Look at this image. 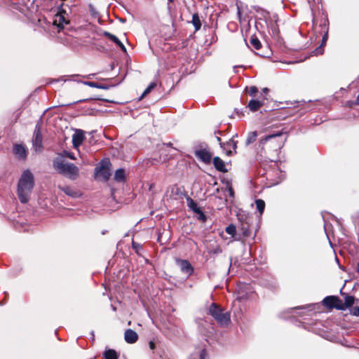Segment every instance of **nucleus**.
Returning a JSON list of instances; mask_svg holds the SVG:
<instances>
[{
    "label": "nucleus",
    "mask_w": 359,
    "mask_h": 359,
    "mask_svg": "<svg viewBox=\"0 0 359 359\" xmlns=\"http://www.w3.org/2000/svg\"><path fill=\"white\" fill-rule=\"evenodd\" d=\"M207 353L205 349L200 348L196 350L191 355L190 359H206Z\"/></svg>",
    "instance_id": "nucleus-19"
},
{
    "label": "nucleus",
    "mask_w": 359,
    "mask_h": 359,
    "mask_svg": "<svg viewBox=\"0 0 359 359\" xmlns=\"http://www.w3.org/2000/svg\"><path fill=\"white\" fill-rule=\"evenodd\" d=\"M327 39H328V33H327V31L326 32V33L323 35V39H322V43H321V46H325L327 41Z\"/></svg>",
    "instance_id": "nucleus-34"
},
{
    "label": "nucleus",
    "mask_w": 359,
    "mask_h": 359,
    "mask_svg": "<svg viewBox=\"0 0 359 359\" xmlns=\"http://www.w3.org/2000/svg\"><path fill=\"white\" fill-rule=\"evenodd\" d=\"M248 93H249L250 95L255 96V94L257 93V88L255 86L250 87V88L248 90Z\"/></svg>",
    "instance_id": "nucleus-31"
},
{
    "label": "nucleus",
    "mask_w": 359,
    "mask_h": 359,
    "mask_svg": "<svg viewBox=\"0 0 359 359\" xmlns=\"http://www.w3.org/2000/svg\"><path fill=\"white\" fill-rule=\"evenodd\" d=\"M124 339L128 344H133L138 339V335L134 330L128 329L125 331Z\"/></svg>",
    "instance_id": "nucleus-13"
},
{
    "label": "nucleus",
    "mask_w": 359,
    "mask_h": 359,
    "mask_svg": "<svg viewBox=\"0 0 359 359\" xmlns=\"http://www.w3.org/2000/svg\"><path fill=\"white\" fill-rule=\"evenodd\" d=\"M273 34H276L277 31H276V27H274V29H273Z\"/></svg>",
    "instance_id": "nucleus-41"
},
{
    "label": "nucleus",
    "mask_w": 359,
    "mask_h": 359,
    "mask_svg": "<svg viewBox=\"0 0 359 359\" xmlns=\"http://www.w3.org/2000/svg\"><path fill=\"white\" fill-rule=\"evenodd\" d=\"M194 155L201 161L205 164H210L211 163L212 153L207 149H198L194 151Z\"/></svg>",
    "instance_id": "nucleus-6"
},
{
    "label": "nucleus",
    "mask_w": 359,
    "mask_h": 359,
    "mask_svg": "<svg viewBox=\"0 0 359 359\" xmlns=\"http://www.w3.org/2000/svg\"><path fill=\"white\" fill-rule=\"evenodd\" d=\"M323 304L329 309L336 308L339 310H344L341 301L335 296L326 297L323 300Z\"/></svg>",
    "instance_id": "nucleus-5"
},
{
    "label": "nucleus",
    "mask_w": 359,
    "mask_h": 359,
    "mask_svg": "<svg viewBox=\"0 0 359 359\" xmlns=\"http://www.w3.org/2000/svg\"><path fill=\"white\" fill-rule=\"evenodd\" d=\"M83 83L90 87L104 89V90H108L110 88V86L100 84V83L93 82V81H85V82H83Z\"/></svg>",
    "instance_id": "nucleus-23"
},
{
    "label": "nucleus",
    "mask_w": 359,
    "mask_h": 359,
    "mask_svg": "<svg viewBox=\"0 0 359 359\" xmlns=\"http://www.w3.org/2000/svg\"><path fill=\"white\" fill-rule=\"evenodd\" d=\"M135 245H136V243L135 242H133V245L134 248H135Z\"/></svg>",
    "instance_id": "nucleus-45"
},
{
    "label": "nucleus",
    "mask_w": 359,
    "mask_h": 359,
    "mask_svg": "<svg viewBox=\"0 0 359 359\" xmlns=\"http://www.w3.org/2000/svg\"><path fill=\"white\" fill-rule=\"evenodd\" d=\"M268 92H269V89L267 88H264L263 89V93H264L265 94H266Z\"/></svg>",
    "instance_id": "nucleus-39"
},
{
    "label": "nucleus",
    "mask_w": 359,
    "mask_h": 359,
    "mask_svg": "<svg viewBox=\"0 0 359 359\" xmlns=\"http://www.w3.org/2000/svg\"><path fill=\"white\" fill-rule=\"evenodd\" d=\"M34 186L33 174L29 170H25L18 180L17 189L18 196L21 203H26L29 201Z\"/></svg>",
    "instance_id": "nucleus-1"
},
{
    "label": "nucleus",
    "mask_w": 359,
    "mask_h": 359,
    "mask_svg": "<svg viewBox=\"0 0 359 359\" xmlns=\"http://www.w3.org/2000/svg\"><path fill=\"white\" fill-rule=\"evenodd\" d=\"M355 302V298L353 296L346 295L344 298V304H343L344 309L353 306Z\"/></svg>",
    "instance_id": "nucleus-26"
},
{
    "label": "nucleus",
    "mask_w": 359,
    "mask_h": 359,
    "mask_svg": "<svg viewBox=\"0 0 359 359\" xmlns=\"http://www.w3.org/2000/svg\"><path fill=\"white\" fill-rule=\"evenodd\" d=\"M212 163L216 168L219 172H227V169L226 168V165L224 162L218 156L214 157L212 159Z\"/></svg>",
    "instance_id": "nucleus-16"
},
{
    "label": "nucleus",
    "mask_w": 359,
    "mask_h": 359,
    "mask_svg": "<svg viewBox=\"0 0 359 359\" xmlns=\"http://www.w3.org/2000/svg\"><path fill=\"white\" fill-rule=\"evenodd\" d=\"M33 147L36 151H40L42 147V135L40 133L39 128L36 126L34 132V137L32 140Z\"/></svg>",
    "instance_id": "nucleus-9"
},
{
    "label": "nucleus",
    "mask_w": 359,
    "mask_h": 359,
    "mask_svg": "<svg viewBox=\"0 0 359 359\" xmlns=\"http://www.w3.org/2000/svg\"><path fill=\"white\" fill-rule=\"evenodd\" d=\"M177 263L180 267V269L182 272H184L188 274H191L194 269L191 266V264L185 259H178Z\"/></svg>",
    "instance_id": "nucleus-14"
},
{
    "label": "nucleus",
    "mask_w": 359,
    "mask_h": 359,
    "mask_svg": "<svg viewBox=\"0 0 359 359\" xmlns=\"http://www.w3.org/2000/svg\"><path fill=\"white\" fill-rule=\"evenodd\" d=\"M114 180L118 182H122L125 180V171L123 169L119 168L116 171Z\"/></svg>",
    "instance_id": "nucleus-24"
},
{
    "label": "nucleus",
    "mask_w": 359,
    "mask_h": 359,
    "mask_svg": "<svg viewBox=\"0 0 359 359\" xmlns=\"http://www.w3.org/2000/svg\"><path fill=\"white\" fill-rule=\"evenodd\" d=\"M118 354L114 349H106L104 352V357L105 359H118Z\"/></svg>",
    "instance_id": "nucleus-22"
},
{
    "label": "nucleus",
    "mask_w": 359,
    "mask_h": 359,
    "mask_svg": "<svg viewBox=\"0 0 359 359\" xmlns=\"http://www.w3.org/2000/svg\"><path fill=\"white\" fill-rule=\"evenodd\" d=\"M95 175L97 177H100L104 180H107L110 177L109 169L102 163V165L95 169Z\"/></svg>",
    "instance_id": "nucleus-10"
},
{
    "label": "nucleus",
    "mask_w": 359,
    "mask_h": 359,
    "mask_svg": "<svg viewBox=\"0 0 359 359\" xmlns=\"http://www.w3.org/2000/svg\"><path fill=\"white\" fill-rule=\"evenodd\" d=\"M13 151L20 158H25L27 156L26 149L21 144H15L13 148Z\"/></svg>",
    "instance_id": "nucleus-18"
},
{
    "label": "nucleus",
    "mask_w": 359,
    "mask_h": 359,
    "mask_svg": "<svg viewBox=\"0 0 359 359\" xmlns=\"http://www.w3.org/2000/svg\"><path fill=\"white\" fill-rule=\"evenodd\" d=\"M217 140L219 143H220V142H221V139H220V137H217Z\"/></svg>",
    "instance_id": "nucleus-42"
},
{
    "label": "nucleus",
    "mask_w": 359,
    "mask_h": 359,
    "mask_svg": "<svg viewBox=\"0 0 359 359\" xmlns=\"http://www.w3.org/2000/svg\"><path fill=\"white\" fill-rule=\"evenodd\" d=\"M255 205H256V208L259 211V212L260 214H262L264 210V208H265L264 201L262 199H257L255 201Z\"/></svg>",
    "instance_id": "nucleus-27"
},
{
    "label": "nucleus",
    "mask_w": 359,
    "mask_h": 359,
    "mask_svg": "<svg viewBox=\"0 0 359 359\" xmlns=\"http://www.w3.org/2000/svg\"><path fill=\"white\" fill-rule=\"evenodd\" d=\"M257 136V132H255V131L250 132L248 134V137L246 139V144L249 145L251 143L254 142L256 140Z\"/></svg>",
    "instance_id": "nucleus-28"
},
{
    "label": "nucleus",
    "mask_w": 359,
    "mask_h": 359,
    "mask_svg": "<svg viewBox=\"0 0 359 359\" xmlns=\"http://www.w3.org/2000/svg\"><path fill=\"white\" fill-rule=\"evenodd\" d=\"M53 167L58 173L74 180L79 176V170L74 164L65 162L61 158H57L53 162Z\"/></svg>",
    "instance_id": "nucleus-3"
},
{
    "label": "nucleus",
    "mask_w": 359,
    "mask_h": 359,
    "mask_svg": "<svg viewBox=\"0 0 359 359\" xmlns=\"http://www.w3.org/2000/svg\"><path fill=\"white\" fill-rule=\"evenodd\" d=\"M208 312L220 326L226 327L230 324V313L224 311V309H221L216 304L212 303L210 306Z\"/></svg>",
    "instance_id": "nucleus-4"
},
{
    "label": "nucleus",
    "mask_w": 359,
    "mask_h": 359,
    "mask_svg": "<svg viewBox=\"0 0 359 359\" xmlns=\"http://www.w3.org/2000/svg\"><path fill=\"white\" fill-rule=\"evenodd\" d=\"M58 188L62 191L65 194L72 198H78L81 196V193L76 190L75 189L67 186V187H61L58 186Z\"/></svg>",
    "instance_id": "nucleus-15"
},
{
    "label": "nucleus",
    "mask_w": 359,
    "mask_h": 359,
    "mask_svg": "<svg viewBox=\"0 0 359 359\" xmlns=\"http://www.w3.org/2000/svg\"><path fill=\"white\" fill-rule=\"evenodd\" d=\"M65 154L70 159L75 160V158H76L75 156L72 153L65 152Z\"/></svg>",
    "instance_id": "nucleus-36"
},
{
    "label": "nucleus",
    "mask_w": 359,
    "mask_h": 359,
    "mask_svg": "<svg viewBox=\"0 0 359 359\" xmlns=\"http://www.w3.org/2000/svg\"><path fill=\"white\" fill-rule=\"evenodd\" d=\"M263 105V102L257 100H250L248 107L252 111H257Z\"/></svg>",
    "instance_id": "nucleus-20"
},
{
    "label": "nucleus",
    "mask_w": 359,
    "mask_h": 359,
    "mask_svg": "<svg viewBox=\"0 0 359 359\" xmlns=\"http://www.w3.org/2000/svg\"><path fill=\"white\" fill-rule=\"evenodd\" d=\"M111 307H112V309H113L114 311H116V307H114V306H111Z\"/></svg>",
    "instance_id": "nucleus-44"
},
{
    "label": "nucleus",
    "mask_w": 359,
    "mask_h": 359,
    "mask_svg": "<svg viewBox=\"0 0 359 359\" xmlns=\"http://www.w3.org/2000/svg\"><path fill=\"white\" fill-rule=\"evenodd\" d=\"M149 348L151 350H154L155 348V343L154 341H149Z\"/></svg>",
    "instance_id": "nucleus-37"
},
{
    "label": "nucleus",
    "mask_w": 359,
    "mask_h": 359,
    "mask_svg": "<svg viewBox=\"0 0 359 359\" xmlns=\"http://www.w3.org/2000/svg\"><path fill=\"white\" fill-rule=\"evenodd\" d=\"M191 22L194 25L196 31H198L201 29V23L198 13H194L192 15Z\"/></svg>",
    "instance_id": "nucleus-25"
},
{
    "label": "nucleus",
    "mask_w": 359,
    "mask_h": 359,
    "mask_svg": "<svg viewBox=\"0 0 359 359\" xmlns=\"http://www.w3.org/2000/svg\"><path fill=\"white\" fill-rule=\"evenodd\" d=\"M187 205L188 207L195 213L198 214L200 217L204 219L205 215L203 212L201 211L200 208L198 207L197 203L191 198L188 197L187 198Z\"/></svg>",
    "instance_id": "nucleus-12"
},
{
    "label": "nucleus",
    "mask_w": 359,
    "mask_h": 359,
    "mask_svg": "<svg viewBox=\"0 0 359 359\" xmlns=\"http://www.w3.org/2000/svg\"><path fill=\"white\" fill-rule=\"evenodd\" d=\"M104 35L105 36H107L109 39H110L111 41L114 42L118 46H119L121 48V50L123 51L126 52V47L122 43V42L115 35H114L109 32H105L104 33Z\"/></svg>",
    "instance_id": "nucleus-17"
},
{
    "label": "nucleus",
    "mask_w": 359,
    "mask_h": 359,
    "mask_svg": "<svg viewBox=\"0 0 359 359\" xmlns=\"http://www.w3.org/2000/svg\"><path fill=\"white\" fill-rule=\"evenodd\" d=\"M250 42L255 49L259 50L261 48V43L256 36H252Z\"/></svg>",
    "instance_id": "nucleus-29"
},
{
    "label": "nucleus",
    "mask_w": 359,
    "mask_h": 359,
    "mask_svg": "<svg viewBox=\"0 0 359 359\" xmlns=\"http://www.w3.org/2000/svg\"><path fill=\"white\" fill-rule=\"evenodd\" d=\"M212 253L214 254H219V253H221L222 252V249L220 248V247L217 246V248H215L212 251Z\"/></svg>",
    "instance_id": "nucleus-35"
},
{
    "label": "nucleus",
    "mask_w": 359,
    "mask_h": 359,
    "mask_svg": "<svg viewBox=\"0 0 359 359\" xmlns=\"http://www.w3.org/2000/svg\"><path fill=\"white\" fill-rule=\"evenodd\" d=\"M85 139L86 136L84 131L79 129L76 130L75 133L72 135L73 147L79 151V148L82 144Z\"/></svg>",
    "instance_id": "nucleus-8"
},
{
    "label": "nucleus",
    "mask_w": 359,
    "mask_h": 359,
    "mask_svg": "<svg viewBox=\"0 0 359 359\" xmlns=\"http://www.w3.org/2000/svg\"><path fill=\"white\" fill-rule=\"evenodd\" d=\"M357 272L359 273V262L358 263L357 266Z\"/></svg>",
    "instance_id": "nucleus-43"
},
{
    "label": "nucleus",
    "mask_w": 359,
    "mask_h": 359,
    "mask_svg": "<svg viewBox=\"0 0 359 359\" xmlns=\"http://www.w3.org/2000/svg\"><path fill=\"white\" fill-rule=\"evenodd\" d=\"M225 231L226 233L231 235L232 236H235L234 239L236 241H240L241 239V237L236 236V229L233 224H229L227 226Z\"/></svg>",
    "instance_id": "nucleus-21"
},
{
    "label": "nucleus",
    "mask_w": 359,
    "mask_h": 359,
    "mask_svg": "<svg viewBox=\"0 0 359 359\" xmlns=\"http://www.w3.org/2000/svg\"><path fill=\"white\" fill-rule=\"evenodd\" d=\"M323 51H324V50L323 48V46L320 45L319 47L316 48V50H314V53L316 55H321V54H323Z\"/></svg>",
    "instance_id": "nucleus-33"
},
{
    "label": "nucleus",
    "mask_w": 359,
    "mask_h": 359,
    "mask_svg": "<svg viewBox=\"0 0 359 359\" xmlns=\"http://www.w3.org/2000/svg\"><path fill=\"white\" fill-rule=\"evenodd\" d=\"M356 103H357L358 104H359V95H358V97H357V99H356Z\"/></svg>",
    "instance_id": "nucleus-40"
},
{
    "label": "nucleus",
    "mask_w": 359,
    "mask_h": 359,
    "mask_svg": "<svg viewBox=\"0 0 359 359\" xmlns=\"http://www.w3.org/2000/svg\"><path fill=\"white\" fill-rule=\"evenodd\" d=\"M229 196L231 197H233L234 193H233V190L232 187L229 188Z\"/></svg>",
    "instance_id": "nucleus-38"
},
{
    "label": "nucleus",
    "mask_w": 359,
    "mask_h": 359,
    "mask_svg": "<svg viewBox=\"0 0 359 359\" xmlns=\"http://www.w3.org/2000/svg\"><path fill=\"white\" fill-rule=\"evenodd\" d=\"M351 313L355 316H359V306L353 307Z\"/></svg>",
    "instance_id": "nucleus-32"
},
{
    "label": "nucleus",
    "mask_w": 359,
    "mask_h": 359,
    "mask_svg": "<svg viewBox=\"0 0 359 359\" xmlns=\"http://www.w3.org/2000/svg\"><path fill=\"white\" fill-rule=\"evenodd\" d=\"M286 140L282 132H278L266 135L259 140V147L262 150L278 151L283 147Z\"/></svg>",
    "instance_id": "nucleus-2"
},
{
    "label": "nucleus",
    "mask_w": 359,
    "mask_h": 359,
    "mask_svg": "<svg viewBox=\"0 0 359 359\" xmlns=\"http://www.w3.org/2000/svg\"><path fill=\"white\" fill-rule=\"evenodd\" d=\"M0 305H1V303L0 302Z\"/></svg>",
    "instance_id": "nucleus-47"
},
{
    "label": "nucleus",
    "mask_w": 359,
    "mask_h": 359,
    "mask_svg": "<svg viewBox=\"0 0 359 359\" xmlns=\"http://www.w3.org/2000/svg\"><path fill=\"white\" fill-rule=\"evenodd\" d=\"M220 147L227 156H231L233 153H236L237 142L234 140L233 137H232L225 143L220 142Z\"/></svg>",
    "instance_id": "nucleus-7"
},
{
    "label": "nucleus",
    "mask_w": 359,
    "mask_h": 359,
    "mask_svg": "<svg viewBox=\"0 0 359 359\" xmlns=\"http://www.w3.org/2000/svg\"><path fill=\"white\" fill-rule=\"evenodd\" d=\"M168 1H170V2H172V1H173V0H168Z\"/></svg>",
    "instance_id": "nucleus-46"
},
{
    "label": "nucleus",
    "mask_w": 359,
    "mask_h": 359,
    "mask_svg": "<svg viewBox=\"0 0 359 359\" xmlns=\"http://www.w3.org/2000/svg\"><path fill=\"white\" fill-rule=\"evenodd\" d=\"M156 86V83L155 82H151L148 87L144 90L143 92L141 97H143L148 95Z\"/></svg>",
    "instance_id": "nucleus-30"
},
{
    "label": "nucleus",
    "mask_w": 359,
    "mask_h": 359,
    "mask_svg": "<svg viewBox=\"0 0 359 359\" xmlns=\"http://www.w3.org/2000/svg\"><path fill=\"white\" fill-rule=\"evenodd\" d=\"M69 23V20L66 19L65 17V13H59L55 16V19L53 20V25L57 26L59 28H63L65 25Z\"/></svg>",
    "instance_id": "nucleus-11"
}]
</instances>
